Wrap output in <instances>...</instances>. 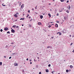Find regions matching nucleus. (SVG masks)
I'll use <instances>...</instances> for the list:
<instances>
[{
	"label": "nucleus",
	"instance_id": "1",
	"mask_svg": "<svg viewBox=\"0 0 74 74\" xmlns=\"http://www.w3.org/2000/svg\"><path fill=\"white\" fill-rule=\"evenodd\" d=\"M4 30L7 31L8 30V28L7 27H6L4 29Z\"/></svg>",
	"mask_w": 74,
	"mask_h": 74
},
{
	"label": "nucleus",
	"instance_id": "2",
	"mask_svg": "<svg viewBox=\"0 0 74 74\" xmlns=\"http://www.w3.org/2000/svg\"><path fill=\"white\" fill-rule=\"evenodd\" d=\"M11 32H12V33H15V30H14L13 29H12L11 30Z\"/></svg>",
	"mask_w": 74,
	"mask_h": 74
},
{
	"label": "nucleus",
	"instance_id": "3",
	"mask_svg": "<svg viewBox=\"0 0 74 74\" xmlns=\"http://www.w3.org/2000/svg\"><path fill=\"white\" fill-rule=\"evenodd\" d=\"M14 66H18V64L15 63L14 64Z\"/></svg>",
	"mask_w": 74,
	"mask_h": 74
},
{
	"label": "nucleus",
	"instance_id": "4",
	"mask_svg": "<svg viewBox=\"0 0 74 74\" xmlns=\"http://www.w3.org/2000/svg\"><path fill=\"white\" fill-rule=\"evenodd\" d=\"M66 30H65V29L63 30V32L64 33H66Z\"/></svg>",
	"mask_w": 74,
	"mask_h": 74
},
{
	"label": "nucleus",
	"instance_id": "5",
	"mask_svg": "<svg viewBox=\"0 0 74 74\" xmlns=\"http://www.w3.org/2000/svg\"><path fill=\"white\" fill-rule=\"evenodd\" d=\"M55 27H58V25L57 24H56L55 25Z\"/></svg>",
	"mask_w": 74,
	"mask_h": 74
},
{
	"label": "nucleus",
	"instance_id": "6",
	"mask_svg": "<svg viewBox=\"0 0 74 74\" xmlns=\"http://www.w3.org/2000/svg\"><path fill=\"white\" fill-rule=\"evenodd\" d=\"M23 7H24V5H23H23L21 6V8H23Z\"/></svg>",
	"mask_w": 74,
	"mask_h": 74
},
{
	"label": "nucleus",
	"instance_id": "7",
	"mask_svg": "<svg viewBox=\"0 0 74 74\" xmlns=\"http://www.w3.org/2000/svg\"><path fill=\"white\" fill-rule=\"evenodd\" d=\"M42 23H41L40 22H39L38 23V25H41Z\"/></svg>",
	"mask_w": 74,
	"mask_h": 74
},
{
	"label": "nucleus",
	"instance_id": "8",
	"mask_svg": "<svg viewBox=\"0 0 74 74\" xmlns=\"http://www.w3.org/2000/svg\"><path fill=\"white\" fill-rule=\"evenodd\" d=\"M14 16L16 18H17V15H16V14H15L14 15Z\"/></svg>",
	"mask_w": 74,
	"mask_h": 74
},
{
	"label": "nucleus",
	"instance_id": "9",
	"mask_svg": "<svg viewBox=\"0 0 74 74\" xmlns=\"http://www.w3.org/2000/svg\"><path fill=\"white\" fill-rule=\"evenodd\" d=\"M46 72L47 73H48V72H49V71L48 69H46Z\"/></svg>",
	"mask_w": 74,
	"mask_h": 74
},
{
	"label": "nucleus",
	"instance_id": "10",
	"mask_svg": "<svg viewBox=\"0 0 74 74\" xmlns=\"http://www.w3.org/2000/svg\"><path fill=\"white\" fill-rule=\"evenodd\" d=\"M20 20H25V18H20Z\"/></svg>",
	"mask_w": 74,
	"mask_h": 74
},
{
	"label": "nucleus",
	"instance_id": "11",
	"mask_svg": "<svg viewBox=\"0 0 74 74\" xmlns=\"http://www.w3.org/2000/svg\"><path fill=\"white\" fill-rule=\"evenodd\" d=\"M43 18V16L42 15L40 16V18L41 19H42Z\"/></svg>",
	"mask_w": 74,
	"mask_h": 74
},
{
	"label": "nucleus",
	"instance_id": "12",
	"mask_svg": "<svg viewBox=\"0 0 74 74\" xmlns=\"http://www.w3.org/2000/svg\"><path fill=\"white\" fill-rule=\"evenodd\" d=\"M60 1H61V2H64V1H65V0H60Z\"/></svg>",
	"mask_w": 74,
	"mask_h": 74
},
{
	"label": "nucleus",
	"instance_id": "13",
	"mask_svg": "<svg viewBox=\"0 0 74 74\" xmlns=\"http://www.w3.org/2000/svg\"><path fill=\"white\" fill-rule=\"evenodd\" d=\"M48 15L49 16H50V17H51V14L50 13H49L48 14Z\"/></svg>",
	"mask_w": 74,
	"mask_h": 74
},
{
	"label": "nucleus",
	"instance_id": "14",
	"mask_svg": "<svg viewBox=\"0 0 74 74\" xmlns=\"http://www.w3.org/2000/svg\"><path fill=\"white\" fill-rule=\"evenodd\" d=\"M70 67L71 69H72V68H73V66H72V65H70Z\"/></svg>",
	"mask_w": 74,
	"mask_h": 74
},
{
	"label": "nucleus",
	"instance_id": "15",
	"mask_svg": "<svg viewBox=\"0 0 74 74\" xmlns=\"http://www.w3.org/2000/svg\"><path fill=\"white\" fill-rule=\"evenodd\" d=\"M13 27H16V25H14L13 26Z\"/></svg>",
	"mask_w": 74,
	"mask_h": 74
},
{
	"label": "nucleus",
	"instance_id": "16",
	"mask_svg": "<svg viewBox=\"0 0 74 74\" xmlns=\"http://www.w3.org/2000/svg\"><path fill=\"white\" fill-rule=\"evenodd\" d=\"M2 64V62H0V66H1Z\"/></svg>",
	"mask_w": 74,
	"mask_h": 74
},
{
	"label": "nucleus",
	"instance_id": "17",
	"mask_svg": "<svg viewBox=\"0 0 74 74\" xmlns=\"http://www.w3.org/2000/svg\"><path fill=\"white\" fill-rule=\"evenodd\" d=\"M66 73H68L69 72V70H66Z\"/></svg>",
	"mask_w": 74,
	"mask_h": 74
},
{
	"label": "nucleus",
	"instance_id": "18",
	"mask_svg": "<svg viewBox=\"0 0 74 74\" xmlns=\"http://www.w3.org/2000/svg\"><path fill=\"white\" fill-rule=\"evenodd\" d=\"M3 6H5V5H4V3L2 4Z\"/></svg>",
	"mask_w": 74,
	"mask_h": 74
},
{
	"label": "nucleus",
	"instance_id": "19",
	"mask_svg": "<svg viewBox=\"0 0 74 74\" xmlns=\"http://www.w3.org/2000/svg\"><path fill=\"white\" fill-rule=\"evenodd\" d=\"M51 48V47L50 46H48L47 47V48Z\"/></svg>",
	"mask_w": 74,
	"mask_h": 74
},
{
	"label": "nucleus",
	"instance_id": "20",
	"mask_svg": "<svg viewBox=\"0 0 74 74\" xmlns=\"http://www.w3.org/2000/svg\"><path fill=\"white\" fill-rule=\"evenodd\" d=\"M7 33H8V34H10V32L9 31H8L7 32Z\"/></svg>",
	"mask_w": 74,
	"mask_h": 74
},
{
	"label": "nucleus",
	"instance_id": "21",
	"mask_svg": "<svg viewBox=\"0 0 74 74\" xmlns=\"http://www.w3.org/2000/svg\"><path fill=\"white\" fill-rule=\"evenodd\" d=\"M29 27H32V25L30 24L29 25Z\"/></svg>",
	"mask_w": 74,
	"mask_h": 74
},
{
	"label": "nucleus",
	"instance_id": "22",
	"mask_svg": "<svg viewBox=\"0 0 74 74\" xmlns=\"http://www.w3.org/2000/svg\"><path fill=\"white\" fill-rule=\"evenodd\" d=\"M0 31H1V32H3V29H1L0 30Z\"/></svg>",
	"mask_w": 74,
	"mask_h": 74
},
{
	"label": "nucleus",
	"instance_id": "23",
	"mask_svg": "<svg viewBox=\"0 0 74 74\" xmlns=\"http://www.w3.org/2000/svg\"><path fill=\"white\" fill-rule=\"evenodd\" d=\"M21 2H20V3H19V5H21Z\"/></svg>",
	"mask_w": 74,
	"mask_h": 74
},
{
	"label": "nucleus",
	"instance_id": "24",
	"mask_svg": "<svg viewBox=\"0 0 74 74\" xmlns=\"http://www.w3.org/2000/svg\"><path fill=\"white\" fill-rule=\"evenodd\" d=\"M69 0L67 1H66L67 3H69Z\"/></svg>",
	"mask_w": 74,
	"mask_h": 74
},
{
	"label": "nucleus",
	"instance_id": "25",
	"mask_svg": "<svg viewBox=\"0 0 74 74\" xmlns=\"http://www.w3.org/2000/svg\"><path fill=\"white\" fill-rule=\"evenodd\" d=\"M53 72L54 73H55V71H53L52 72V74H53Z\"/></svg>",
	"mask_w": 74,
	"mask_h": 74
},
{
	"label": "nucleus",
	"instance_id": "26",
	"mask_svg": "<svg viewBox=\"0 0 74 74\" xmlns=\"http://www.w3.org/2000/svg\"><path fill=\"white\" fill-rule=\"evenodd\" d=\"M51 66V64H49L48 65V66L49 67H50Z\"/></svg>",
	"mask_w": 74,
	"mask_h": 74
},
{
	"label": "nucleus",
	"instance_id": "27",
	"mask_svg": "<svg viewBox=\"0 0 74 74\" xmlns=\"http://www.w3.org/2000/svg\"><path fill=\"white\" fill-rule=\"evenodd\" d=\"M51 27V25H49L48 26V27L50 28V27Z\"/></svg>",
	"mask_w": 74,
	"mask_h": 74
},
{
	"label": "nucleus",
	"instance_id": "28",
	"mask_svg": "<svg viewBox=\"0 0 74 74\" xmlns=\"http://www.w3.org/2000/svg\"><path fill=\"white\" fill-rule=\"evenodd\" d=\"M71 7L69 5V10H70V8Z\"/></svg>",
	"mask_w": 74,
	"mask_h": 74
},
{
	"label": "nucleus",
	"instance_id": "29",
	"mask_svg": "<svg viewBox=\"0 0 74 74\" xmlns=\"http://www.w3.org/2000/svg\"><path fill=\"white\" fill-rule=\"evenodd\" d=\"M64 19L65 20H66V17H64Z\"/></svg>",
	"mask_w": 74,
	"mask_h": 74
},
{
	"label": "nucleus",
	"instance_id": "30",
	"mask_svg": "<svg viewBox=\"0 0 74 74\" xmlns=\"http://www.w3.org/2000/svg\"><path fill=\"white\" fill-rule=\"evenodd\" d=\"M66 12H67V13H69V11H68V10L66 11Z\"/></svg>",
	"mask_w": 74,
	"mask_h": 74
},
{
	"label": "nucleus",
	"instance_id": "31",
	"mask_svg": "<svg viewBox=\"0 0 74 74\" xmlns=\"http://www.w3.org/2000/svg\"><path fill=\"white\" fill-rule=\"evenodd\" d=\"M59 35H60V36H61V35H62V33H60L59 34Z\"/></svg>",
	"mask_w": 74,
	"mask_h": 74
},
{
	"label": "nucleus",
	"instance_id": "32",
	"mask_svg": "<svg viewBox=\"0 0 74 74\" xmlns=\"http://www.w3.org/2000/svg\"><path fill=\"white\" fill-rule=\"evenodd\" d=\"M56 22L57 23H59V22L58 21H57Z\"/></svg>",
	"mask_w": 74,
	"mask_h": 74
},
{
	"label": "nucleus",
	"instance_id": "33",
	"mask_svg": "<svg viewBox=\"0 0 74 74\" xmlns=\"http://www.w3.org/2000/svg\"><path fill=\"white\" fill-rule=\"evenodd\" d=\"M39 74H41V72H39Z\"/></svg>",
	"mask_w": 74,
	"mask_h": 74
},
{
	"label": "nucleus",
	"instance_id": "34",
	"mask_svg": "<svg viewBox=\"0 0 74 74\" xmlns=\"http://www.w3.org/2000/svg\"><path fill=\"white\" fill-rule=\"evenodd\" d=\"M28 18H29V19H30L31 18V17L29 16L28 17Z\"/></svg>",
	"mask_w": 74,
	"mask_h": 74
},
{
	"label": "nucleus",
	"instance_id": "35",
	"mask_svg": "<svg viewBox=\"0 0 74 74\" xmlns=\"http://www.w3.org/2000/svg\"><path fill=\"white\" fill-rule=\"evenodd\" d=\"M57 16H59V13H57Z\"/></svg>",
	"mask_w": 74,
	"mask_h": 74
},
{
	"label": "nucleus",
	"instance_id": "36",
	"mask_svg": "<svg viewBox=\"0 0 74 74\" xmlns=\"http://www.w3.org/2000/svg\"><path fill=\"white\" fill-rule=\"evenodd\" d=\"M34 8L32 9V11H34Z\"/></svg>",
	"mask_w": 74,
	"mask_h": 74
},
{
	"label": "nucleus",
	"instance_id": "37",
	"mask_svg": "<svg viewBox=\"0 0 74 74\" xmlns=\"http://www.w3.org/2000/svg\"><path fill=\"white\" fill-rule=\"evenodd\" d=\"M11 57H10L9 58V59H11Z\"/></svg>",
	"mask_w": 74,
	"mask_h": 74
},
{
	"label": "nucleus",
	"instance_id": "38",
	"mask_svg": "<svg viewBox=\"0 0 74 74\" xmlns=\"http://www.w3.org/2000/svg\"><path fill=\"white\" fill-rule=\"evenodd\" d=\"M51 38H52V39H53V36H52L51 37Z\"/></svg>",
	"mask_w": 74,
	"mask_h": 74
},
{
	"label": "nucleus",
	"instance_id": "39",
	"mask_svg": "<svg viewBox=\"0 0 74 74\" xmlns=\"http://www.w3.org/2000/svg\"><path fill=\"white\" fill-rule=\"evenodd\" d=\"M28 12L29 13H30V10H28Z\"/></svg>",
	"mask_w": 74,
	"mask_h": 74
},
{
	"label": "nucleus",
	"instance_id": "40",
	"mask_svg": "<svg viewBox=\"0 0 74 74\" xmlns=\"http://www.w3.org/2000/svg\"><path fill=\"white\" fill-rule=\"evenodd\" d=\"M18 27H18V26H16V28H18Z\"/></svg>",
	"mask_w": 74,
	"mask_h": 74
},
{
	"label": "nucleus",
	"instance_id": "41",
	"mask_svg": "<svg viewBox=\"0 0 74 74\" xmlns=\"http://www.w3.org/2000/svg\"><path fill=\"white\" fill-rule=\"evenodd\" d=\"M11 44H14V42H12L11 43Z\"/></svg>",
	"mask_w": 74,
	"mask_h": 74
},
{
	"label": "nucleus",
	"instance_id": "42",
	"mask_svg": "<svg viewBox=\"0 0 74 74\" xmlns=\"http://www.w3.org/2000/svg\"><path fill=\"white\" fill-rule=\"evenodd\" d=\"M35 9H37V6L35 8Z\"/></svg>",
	"mask_w": 74,
	"mask_h": 74
},
{
	"label": "nucleus",
	"instance_id": "43",
	"mask_svg": "<svg viewBox=\"0 0 74 74\" xmlns=\"http://www.w3.org/2000/svg\"><path fill=\"white\" fill-rule=\"evenodd\" d=\"M26 60H28L29 59H28V58H27V59H26Z\"/></svg>",
	"mask_w": 74,
	"mask_h": 74
},
{
	"label": "nucleus",
	"instance_id": "44",
	"mask_svg": "<svg viewBox=\"0 0 74 74\" xmlns=\"http://www.w3.org/2000/svg\"><path fill=\"white\" fill-rule=\"evenodd\" d=\"M27 16H29V14H27Z\"/></svg>",
	"mask_w": 74,
	"mask_h": 74
},
{
	"label": "nucleus",
	"instance_id": "45",
	"mask_svg": "<svg viewBox=\"0 0 74 74\" xmlns=\"http://www.w3.org/2000/svg\"><path fill=\"white\" fill-rule=\"evenodd\" d=\"M73 44V43H71V45Z\"/></svg>",
	"mask_w": 74,
	"mask_h": 74
},
{
	"label": "nucleus",
	"instance_id": "46",
	"mask_svg": "<svg viewBox=\"0 0 74 74\" xmlns=\"http://www.w3.org/2000/svg\"><path fill=\"white\" fill-rule=\"evenodd\" d=\"M37 58L38 59H39V57H38Z\"/></svg>",
	"mask_w": 74,
	"mask_h": 74
},
{
	"label": "nucleus",
	"instance_id": "47",
	"mask_svg": "<svg viewBox=\"0 0 74 74\" xmlns=\"http://www.w3.org/2000/svg\"><path fill=\"white\" fill-rule=\"evenodd\" d=\"M50 11H52V9H50Z\"/></svg>",
	"mask_w": 74,
	"mask_h": 74
},
{
	"label": "nucleus",
	"instance_id": "48",
	"mask_svg": "<svg viewBox=\"0 0 74 74\" xmlns=\"http://www.w3.org/2000/svg\"><path fill=\"white\" fill-rule=\"evenodd\" d=\"M32 64V62H30V64Z\"/></svg>",
	"mask_w": 74,
	"mask_h": 74
},
{
	"label": "nucleus",
	"instance_id": "49",
	"mask_svg": "<svg viewBox=\"0 0 74 74\" xmlns=\"http://www.w3.org/2000/svg\"><path fill=\"white\" fill-rule=\"evenodd\" d=\"M22 26H23V24H22Z\"/></svg>",
	"mask_w": 74,
	"mask_h": 74
},
{
	"label": "nucleus",
	"instance_id": "50",
	"mask_svg": "<svg viewBox=\"0 0 74 74\" xmlns=\"http://www.w3.org/2000/svg\"><path fill=\"white\" fill-rule=\"evenodd\" d=\"M17 21V20H15V21Z\"/></svg>",
	"mask_w": 74,
	"mask_h": 74
},
{
	"label": "nucleus",
	"instance_id": "51",
	"mask_svg": "<svg viewBox=\"0 0 74 74\" xmlns=\"http://www.w3.org/2000/svg\"><path fill=\"white\" fill-rule=\"evenodd\" d=\"M73 52H74V50H73Z\"/></svg>",
	"mask_w": 74,
	"mask_h": 74
},
{
	"label": "nucleus",
	"instance_id": "52",
	"mask_svg": "<svg viewBox=\"0 0 74 74\" xmlns=\"http://www.w3.org/2000/svg\"><path fill=\"white\" fill-rule=\"evenodd\" d=\"M49 5H51V3H49Z\"/></svg>",
	"mask_w": 74,
	"mask_h": 74
},
{
	"label": "nucleus",
	"instance_id": "53",
	"mask_svg": "<svg viewBox=\"0 0 74 74\" xmlns=\"http://www.w3.org/2000/svg\"><path fill=\"white\" fill-rule=\"evenodd\" d=\"M58 33H59V32H58V33H57V34H58Z\"/></svg>",
	"mask_w": 74,
	"mask_h": 74
},
{
	"label": "nucleus",
	"instance_id": "54",
	"mask_svg": "<svg viewBox=\"0 0 74 74\" xmlns=\"http://www.w3.org/2000/svg\"><path fill=\"white\" fill-rule=\"evenodd\" d=\"M4 58H6V56H4Z\"/></svg>",
	"mask_w": 74,
	"mask_h": 74
},
{
	"label": "nucleus",
	"instance_id": "55",
	"mask_svg": "<svg viewBox=\"0 0 74 74\" xmlns=\"http://www.w3.org/2000/svg\"><path fill=\"white\" fill-rule=\"evenodd\" d=\"M38 14V13H37V12L36 13V14Z\"/></svg>",
	"mask_w": 74,
	"mask_h": 74
},
{
	"label": "nucleus",
	"instance_id": "56",
	"mask_svg": "<svg viewBox=\"0 0 74 74\" xmlns=\"http://www.w3.org/2000/svg\"><path fill=\"white\" fill-rule=\"evenodd\" d=\"M62 12V11H60V12Z\"/></svg>",
	"mask_w": 74,
	"mask_h": 74
},
{
	"label": "nucleus",
	"instance_id": "57",
	"mask_svg": "<svg viewBox=\"0 0 74 74\" xmlns=\"http://www.w3.org/2000/svg\"><path fill=\"white\" fill-rule=\"evenodd\" d=\"M23 30H24V31L25 30V29H24Z\"/></svg>",
	"mask_w": 74,
	"mask_h": 74
},
{
	"label": "nucleus",
	"instance_id": "58",
	"mask_svg": "<svg viewBox=\"0 0 74 74\" xmlns=\"http://www.w3.org/2000/svg\"><path fill=\"white\" fill-rule=\"evenodd\" d=\"M37 55H38V53H37Z\"/></svg>",
	"mask_w": 74,
	"mask_h": 74
},
{
	"label": "nucleus",
	"instance_id": "59",
	"mask_svg": "<svg viewBox=\"0 0 74 74\" xmlns=\"http://www.w3.org/2000/svg\"><path fill=\"white\" fill-rule=\"evenodd\" d=\"M31 60H30V62H31Z\"/></svg>",
	"mask_w": 74,
	"mask_h": 74
},
{
	"label": "nucleus",
	"instance_id": "60",
	"mask_svg": "<svg viewBox=\"0 0 74 74\" xmlns=\"http://www.w3.org/2000/svg\"><path fill=\"white\" fill-rule=\"evenodd\" d=\"M15 53H13V54L14 55L15 54Z\"/></svg>",
	"mask_w": 74,
	"mask_h": 74
},
{
	"label": "nucleus",
	"instance_id": "61",
	"mask_svg": "<svg viewBox=\"0 0 74 74\" xmlns=\"http://www.w3.org/2000/svg\"><path fill=\"white\" fill-rule=\"evenodd\" d=\"M27 17H28V16H27Z\"/></svg>",
	"mask_w": 74,
	"mask_h": 74
},
{
	"label": "nucleus",
	"instance_id": "62",
	"mask_svg": "<svg viewBox=\"0 0 74 74\" xmlns=\"http://www.w3.org/2000/svg\"><path fill=\"white\" fill-rule=\"evenodd\" d=\"M58 74H60V73H59Z\"/></svg>",
	"mask_w": 74,
	"mask_h": 74
},
{
	"label": "nucleus",
	"instance_id": "63",
	"mask_svg": "<svg viewBox=\"0 0 74 74\" xmlns=\"http://www.w3.org/2000/svg\"><path fill=\"white\" fill-rule=\"evenodd\" d=\"M54 0H53V1H54Z\"/></svg>",
	"mask_w": 74,
	"mask_h": 74
},
{
	"label": "nucleus",
	"instance_id": "64",
	"mask_svg": "<svg viewBox=\"0 0 74 74\" xmlns=\"http://www.w3.org/2000/svg\"><path fill=\"white\" fill-rule=\"evenodd\" d=\"M16 14H18V13H16Z\"/></svg>",
	"mask_w": 74,
	"mask_h": 74
}]
</instances>
